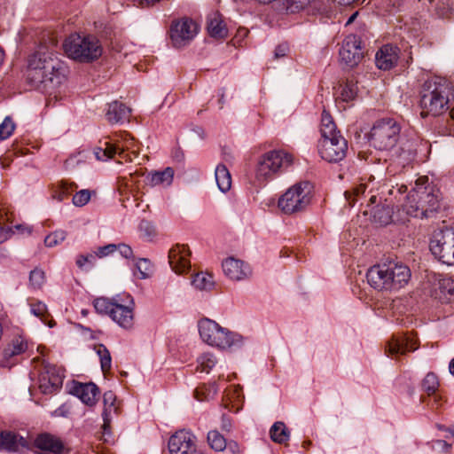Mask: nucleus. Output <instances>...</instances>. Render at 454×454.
<instances>
[{
	"label": "nucleus",
	"instance_id": "c756f323",
	"mask_svg": "<svg viewBox=\"0 0 454 454\" xmlns=\"http://www.w3.org/2000/svg\"><path fill=\"white\" fill-rule=\"evenodd\" d=\"M270 435L273 442L282 444L289 440L290 432L283 422L278 421L270 427Z\"/></svg>",
	"mask_w": 454,
	"mask_h": 454
},
{
	"label": "nucleus",
	"instance_id": "c9c22d12",
	"mask_svg": "<svg viewBox=\"0 0 454 454\" xmlns=\"http://www.w3.org/2000/svg\"><path fill=\"white\" fill-rule=\"evenodd\" d=\"M96 353L100 360L101 370L104 373L108 372L112 367V357L109 350L103 344L96 347Z\"/></svg>",
	"mask_w": 454,
	"mask_h": 454
},
{
	"label": "nucleus",
	"instance_id": "412c9836",
	"mask_svg": "<svg viewBox=\"0 0 454 454\" xmlns=\"http://www.w3.org/2000/svg\"><path fill=\"white\" fill-rule=\"evenodd\" d=\"M418 348L417 340L411 335H394L387 341L385 351L390 356L404 355Z\"/></svg>",
	"mask_w": 454,
	"mask_h": 454
},
{
	"label": "nucleus",
	"instance_id": "4d7b16f0",
	"mask_svg": "<svg viewBox=\"0 0 454 454\" xmlns=\"http://www.w3.org/2000/svg\"><path fill=\"white\" fill-rule=\"evenodd\" d=\"M289 50V47L286 43L279 44L276 47L274 51L275 59H279L286 55L287 51Z\"/></svg>",
	"mask_w": 454,
	"mask_h": 454
},
{
	"label": "nucleus",
	"instance_id": "864d4df0",
	"mask_svg": "<svg viewBox=\"0 0 454 454\" xmlns=\"http://www.w3.org/2000/svg\"><path fill=\"white\" fill-rule=\"evenodd\" d=\"M96 261L95 254H80L76 258V265L79 268H83L86 263L93 265Z\"/></svg>",
	"mask_w": 454,
	"mask_h": 454
},
{
	"label": "nucleus",
	"instance_id": "1a4fd4ad",
	"mask_svg": "<svg viewBox=\"0 0 454 454\" xmlns=\"http://www.w3.org/2000/svg\"><path fill=\"white\" fill-rule=\"evenodd\" d=\"M96 311L102 315H108L113 321L124 329H130L134 324V302L123 305L115 299L99 297L93 302Z\"/></svg>",
	"mask_w": 454,
	"mask_h": 454
},
{
	"label": "nucleus",
	"instance_id": "79ce46f5",
	"mask_svg": "<svg viewBox=\"0 0 454 454\" xmlns=\"http://www.w3.org/2000/svg\"><path fill=\"white\" fill-rule=\"evenodd\" d=\"M45 282L44 271L35 268L30 271L29 285L33 289H40Z\"/></svg>",
	"mask_w": 454,
	"mask_h": 454
},
{
	"label": "nucleus",
	"instance_id": "423d86ee",
	"mask_svg": "<svg viewBox=\"0 0 454 454\" xmlns=\"http://www.w3.org/2000/svg\"><path fill=\"white\" fill-rule=\"evenodd\" d=\"M293 154L284 150H272L258 157L254 168V178L264 184L286 171L293 164Z\"/></svg>",
	"mask_w": 454,
	"mask_h": 454
},
{
	"label": "nucleus",
	"instance_id": "b1692460",
	"mask_svg": "<svg viewBox=\"0 0 454 454\" xmlns=\"http://www.w3.org/2000/svg\"><path fill=\"white\" fill-rule=\"evenodd\" d=\"M27 447L28 441L23 436L11 431L0 432V450L16 452Z\"/></svg>",
	"mask_w": 454,
	"mask_h": 454
},
{
	"label": "nucleus",
	"instance_id": "680f3d73",
	"mask_svg": "<svg viewBox=\"0 0 454 454\" xmlns=\"http://www.w3.org/2000/svg\"><path fill=\"white\" fill-rule=\"evenodd\" d=\"M434 447L447 450L450 448V444L447 443V442L444 440H438L434 442Z\"/></svg>",
	"mask_w": 454,
	"mask_h": 454
},
{
	"label": "nucleus",
	"instance_id": "473e14b6",
	"mask_svg": "<svg viewBox=\"0 0 454 454\" xmlns=\"http://www.w3.org/2000/svg\"><path fill=\"white\" fill-rule=\"evenodd\" d=\"M134 276L138 279L149 278L153 273V267L151 262L145 258H140L136 262Z\"/></svg>",
	"mask_w": 454,
	"mask_h": 454
},
{
	"label": "nucleus",
	"instance_id": "338daca9",
	"mask_svg": "<svg viewBox=\"0 0 454 454\" xmlns=\"http://www.w3.org/2000/svg\"><path fill=\"white\" fill-rule=\"evenodd\" d=\"M449 371L450 373L454 376V357L450 360L449 364Z\"/></svg>",
	"mask_w": 454,
	"mask_h": 454
},
{
	"label": "nucleus",
	"instance_id": "c03bdc74",
	"mask_svg": "<svg viewBox=\"0 0 454 454\" xmlns=\"http://www.w3.org/2000/svg\"><path fill=\"white\" fill-rule=\"evenodd\" d=\"M67 233L65 231L59 230L56 231L44 239V243L48 247H53L61 242H63L66 239Z\"/></svg>",
	"mask_w": 454,
	"mask_h": 454
},
{
	"label": "nucleus",
	"instance_id": "052dcab7",
	"mask_svg": "<svg viewBox=\"0 0 454 454\" xmlns=\"http://www.w3.org/2000/svg\"><path fill=\"white\" fill-rule=\"evenodd\" d=\"M10 221L9 210L5 207H0V225Z\"/></svg>",
	"mask_w": 454,
	"mask_h": 454
},
{
	"label": "nucleus",
	"instance_id": "13d9d810",
	"mask_svg": "<svg viewBox=\"0 0 454 454\" xmlns=\"http://www.w3.org/2000/svg\"><path fill=\"white\" fill-rule=\"evenodd\" d=\"M70 414V409L67 404H62L53 411L55 417H67Z\"/></svg>",
	"mask_w": 454,
	"mask_h": 454
},
{
	"label": "nucleus",
	"instance_id": "393cba45",
	"mask_svg": "<svg viewBox=\"0 0 454 454\" xmlns=\"http://www.w3.org/2000/svg\"><path fill=\"white\" fill-rule=\"evenodd\" d=\"M398 48L390 44L382 46L376 53V66L382 70H389L397 63Z\"/></svg>",
	"mask_w": 454,
	"mask_h": 454
},
{
	"label": "nucleus",
	"instance_id": "f03ea898",
	"mask_svg": "<svg viewBox=\"0 0 454 454\" xmlns=\"http://www.w3.org/2000/svg\"><path fill=\"white\" fill-rule=\"evenodd\" d=\"M402 207L408 215L412 217H432L441 207L440 191L434 184L429 183L427 176H420L406 196Z\"/></svg>",
	"mask_w": 454,
	"mask_h": 454
},
{
	"label": "nucleus",
	"instance_id": "4c0bfd02",
	"mask_svg": "<svg viewBox=\"0 0 454 454\" xmlns=\"http://www.w3.org/2000/svg\"><path fill=\"white\" fill-rule=\"evenodd\" d=\"M357 94L356 84L353 82H347L340 86V99L343 102H349L355 99Z\"/></svg>",
	"mask_w": 454,
	"mask_h": 454
},
{
	"label": "nucleus",
	"instance_id": "2f4dec72",
	"mask_svg": "<svg viewBox=\"0 0 454 454\" xmlns=\"http://www.w3.org/2000/svg\"><path fill=\"white\" fill-rule=\"evenodd\" d=\"M192 285L198 290L210 291L215 286V281L211 274L200 272L192 278Z\"/></svg>",
	"mask_w": 454,
	"mask_h": 454
},
{
	"label": "nucleus",
	"instance_id": "4be33fe9",
	"mask_svg": "<svg viewBox=\"0 0 454 454\" xmlns=\"http://www.w3.org/2000/svg\"><path fill=\"white\" fill-rule=\"evenodd\" d=\"M222 266L224 274L231 280H244L248 278L252 274L251 268L248 264L232 257L223 261Z\"/></svg>",
	"mask_w": 454,
	"mask_h": 454
},
{
	"label": "nucleus",
	"instance_id": "f3484780",
	"mask_svg": "<svg viewBox=\"0 0 454 454\" xmlns=\"http://www.w3.org/2000/svg\"><path fill=\"white\" fill-rule=\"evenodd\" d=\"M340 60L349 67H356L363 58L360 38L356 35H348L340 50Z\"/></svg>",
	"mask_w": 454,
	"mask_h": 454
},
{
	"label": "nucleus",
	"instance_id": "9d476101",
	"mask_svg": "<svg viewBox=\"0 0 454 454\" xmlns=\"http://www.w3.org/2000/svg\"><path fill=\"white\" fill-rule=\"evenodd\" d=\"M312 185L309 182H300L291 186L278 199L279 209L287 215L303 211L310 203Z\"/></svg>",
	"mask_w": 454,
	"mask_h": 454
},
{
	"label": "nucleus",
	"instance_id": "bb28decb",
	"mask_svg": "<svg viewBox=\"0 0 454 454\" xmlns=\"http://www.w3.org/2000/svg\"><path fill=\"white\" fill-rule=\"evenodd\" d=\"M207 31L210 36L222 39L227 36L228 29L218 12H213L207 17Z\"/></svg>",
	"mask_w": 454,
	"mask_h": 454
},
{
	"label": "nucleus",
	"instance_id": "3c124183",
	"mask_svg": "<svg viewBox=\"0 0 454 454\" xmlns=\"http://www.w3.org/2000/svg\"><path fill=\"white\" fill-rule=\"evenodd\" d=\"M115 399H116L115 395L112 391H107L104 394L103 402H104V405H105V411H104L105 416H106L108 412L110 413L112 409L115 410V408L114 407Z\"/></svg>",
	"mask_w": 454,
	"mask_h": 454
},
{
	"label": "nucleus",
	"instance_id": "dca6fc26",
	"mask_svg": "<svg viewBox=\"0 0 454 454\" xmlns=\"http://www.w3.org/2000/svg\"><path fill=\"white\" fill-rule=\"evenodd\" d=\"M170 454H198L201 450L196 446V437L190 431L180 430L168 441Z\"/></svg>",
	"mask_w": 454,
	"mask_h": 454
},
{
	"label": "nucleus",
	"instance_id": "774afa93",
	"mask_svg": "<svg viewBox=\"0 0 454 454\" xmlns=\"http://www.w3.org/2000/svg\"><path fill=\"white\" fill-rule=\"evenodd\" d=\"M356 16H357V12L353 13V14L348 18V21H347L346 25H349V24H351V23L355 20V19L356 18Z\"/></svg>",
	"mask_w": 454,
	"mask_h": 454
},
{
	"label": "nucleus",
	"instance_id": "4468645a",
	"mask_svg": "<svg viewBox=\"0 0 454 454\" xmlns=\"http://www.w3.org/2000/svg\"><path fill=\"white\" fill-rule=\"evenodd\" d=\"M64 371L51 364H43L38 375V387L44 395L59 391L63 384Z\"/></svg>",
	"mask_w": 454,
	"mask_h": 454
},
{
	"label": "nucleus",
	"instance_id": "c85d7f7f",
	"mask_svg": "<svg viewBox=\"0 0 454 454\" xmlns=\"http://www.w3.org/2000/svg\"><path fill=\"white\" fill-rule=\"evenodd\" d=\"M215 176L217 186L221 192H226L231 189V176L225 165H217L215 172Z\"/></svg>",
	"mask_w": 454,
	"mask_h": 454
},
{
	"label": "nucleus",
	"instance_id": "0eeeda50",
	"mask_svg": "<svg viewBox=\"0 0 454 454\" xmlns=\"http://www.w3.org/2000/svg\"><path fill=\"white\" fill-rule=\"evenodd\" d=\"M63 48L69 58L82 62L92 61L102 54L101 44L93 35H71L65 40Z\"/></svg>",
	"mask_w": 454,
	"mask_h": 454
},
{
	"label": "nucleus",
	"instance_id": "2eb2a0df",
	"mask_svg": "<svg viewBox=\"0 0 454 454\" xmlns=\"http://www.w3.org/2000/svg\"><path fill=\"white\" fill-rule=\"evenodd\" d=\"M130 135L126 131H121L113 135L111 142H106L104 148H97L95 156L98 160H107L118 155L120 159L126 161H132L133 158L129 153H123V147L126 145V139Z\"/></svg>",
	"mask_w": 454,
	"mask_h": 454
},
{
	"label": "nucleus",
	"instance_id": "ddd939ff",
	"mask_svg": "<svg viewBox=\"0 0 454 454\" xmlns=\"http://www.w3.org/2000/svg\"><path fill=\"white\" fill-rule=\"evenodd\" d=\"M27 449L35 454H69L68 444L59 435L42 432L37 434L28 442Z\"/></svg>",
	"mask_w": 454,
	"mask_h": 454
},
{
	"label": "nucleus",
	"instance_id": "37998d69",
	"mask_svg": "<svg viewBox=\"0 0 454 454\" xmlns=\"http://www.w3.org/2000/svg\"><path fill=\"white\" fill-rule=\"evenodd\" d=\"M198 364L202 372H208L216 364V358L212 353H204L198 358Z\"/></svg>",
	"mask_w": 454,
	"mask_h": 454
},
{
	"label": "nucleus",
	"instance_id": "6e6552de",
	"mask_svg": "<svg viewBox=\"0 0 454 454\" xmlns=\"http://www.w3.org/2000/svg\"><path fill=\"white\" fill-rule=\"evenodd\" d=\"M400 131L401 127L395 120H378L370 130L369 143L376 150L390 152L395 149L399 140Z\"/></svg>",
	"mask_w": 454,
	"mask_h": 454
},
{
	"label": "nucleus",
	"instance_id": "e433bc0d",
	"mask_svg": "<svg viewBox=\"0 0 454 454\" xmlns=\"http://www.w3.org/2000/svg\"><path fill=\"white\" fill-rule=\"evenodd\" d=\"M207 442L215 451H222L225 450L227 446L225 438L216 430H212L207 433Z\"/></svg>",
	"mask_w": 454,
	"mask_h": 454
},
{
	"label": "nucleus",
	"instance_id": "49530a36",
	"mask_svg": "<svg viewBox=\"0 0 454 454\" xmlns=\"http://www.w3.org/2000/svg\"><path fill=\"white\" fill-rule=\"evenodd\" d=\"M91 197L90 190L83 189L77 192L73 197V204L76 207H82L86 205Z\"/></svg>",
	"mask_w": 454,
	"mask_h": 454
},
{
	"label": "nucleus",
	"instance_id": "603ef678",
	"mask_svg": "<svg viewBox=\"0 0 454 454\" xmlns=\"http://www.w3.org/2000/svg\"><path fill=\"white\" fill-rule=\"evenodd\" d=\"M138 142L134 137H129L126 139V145L123 147L124 153H129L131 157L137 156Z\"/></svg>",
	"mask_w": 454,
	"mask_h": 454
},
{
	"label": "nucleus",
	"instance_id": "09e8293b",
	"mask_svg": "<svg viewBox=\"0 0 454 454\" xmlns=\"http://www.w3.org/2000/svg\"><path fill=\"white\" fill-rule=\"evenodd\" d=\"M138 230H139L140 234L147 239H151L156 234L155 228L153 226V224L152 223H150L149 221H145V220L141 221L139 223Z\"/></svg>",
	"mask_w": 454,
	"mask_h": 454
},
{
	"label": "nucleus",
	"instance_id": "f257e3e1",
	"mask_svg": "<svg viewBox=\"0 0 454 454\" xmlns=\"http://www.w3.org/2000/svg\"><path fill=\"white\" fill-rule=\"evenodd\" d=\"M27 82L36 89H43L50 94L66 81L65 68L51 53L38 51L28 59Z\"/></svg>",
	"mask_w": 454,
	"mask_h": 454
},
{
	"label": "nucleus",
	"instance_id": "f704fd0d",
	"mask_svg": "<svg viewBox=\"0 0 454 454\" xmlns=\"http://www.w3.org/2000/svg\"><path fill=\"white\" fill-rule=\"evenodd\" d=\"M27 348V343L22 337H17L4 348V356L6 358H11L25 352Z\"/></svg>",
	"mask_w": 454,
	"mask_h": 454
},
{
	"label": "nucleus",
	"instance_id": "7ed1b4c3",
	"mask_svg": "<svg viewBox=\"0 0 454 454\" xmlns=\"http://www.w3.org/2000/svg\"><path fill=\"white\" fill-rule=\"evenodd\" d=\"M452 90L450 82L444 77L434 76L427 79L420 91V115L424 118L444 114L449 109Z\"/></svg>",
	"mask_w": 454,
	"mask_h": 454
},
{
	"label": "nucleus",
	"instance_id": "f8f14e48",
	"mask_svg": "<svg viewBox=\"0 0 454 454\" xmlns=\"http://www.w3.org/2000/svg\"><path fill=\"white\" fill-rule=\"evenodd\" d=\"M200 26L191 18L174 20L169 27L168 35L174 48L181 49L189 45L197 36Z\"/></svg>",
	"mask_w": 454,
	"mask_h": 454
},
{
	"label": "nucleus",
	"instance_id": "6ab92c4d",
	"mask_svg": "<svg viewBox=\"0 0 454 454\" xmlns=\"http://www.w3.org/2000/svg\"><path fill=\"white\" fill-rule=\"evenodd\" d=\"M388 278H390L392 292L404 287L410 281L411 273L410 268L399 262L390 261L385 262Z\"/></svg>",
	"mask_w": 454,
	"mask_h": 454
},
{
	"label": "nucleus",
	"instance_id": "8fccbe9b",
	"mask_svg": "<svg viewBox=\"0 0 454 454\" xmlns=\"http://www.w3.org/2000/svg\"><path fill=\"white\" fill-rule=\"evenodd\" d=\"M286 9L291 12H296L308 6L311 0H286Z\"/></svg>",
	"mask_w": 454,
	"mask_h": 454
},
{
	"label": "nucleus",
	"instance_id": "7c9ffc66",
	"mask_svg": "<svg viewBox=\"0 0 454 454\" xmlns=\"http://www.w3.org/2000/svg\"><path fill=\"white\" fill-rule=\"evenodd\" d=\"M438 387L439 382L436 375L433 372L427 373L422 381V388L427 393L429 396L433 395V399L436 404V407L439 406L438 402L441 399V397L435 394Z\"/></svg>",
	"mask_w": 454,
	"mask_h": 454
},
{
	"label": "nucleus",
	"instance_id": "a18cd8bd",
	"mask_svg": "<svg viewBox=\"0 0 454 454\" xmlns=\"http://www.w3.org/2000/svg\"><path fill=\"white\" fill-rule=\"evenodd\" d=\"M15 124L10 117H5L0 124V140L8 138L14 131Z\"/></svg>",
	"mask_w": 454,
	"mask_h": 454
},
{
	"label": "nucleus",
	"instance_id": "a878e982",
	"mask_svg": "<svg viewBox=\"0 0 454 454\" xmlns=\"http://www.w3.org/2000/svg\"><path fill=\"white\" fill-rule=\"evenodd\" d=\"M130 109L124 104L114 101L108 105L106 114V120L110 123L122 122L129 119Z\"/></svg>",
	"mask_w": 454,
	"mask_h": 454
},
{
	"label": "nucleus",
	"instance_id": "de8ad7c7",
	"mask_svg": "<svg viewBox=\"0 0 454 454\" xmlns=\"http://www.w3.org/2000/svg\"><path fill=\"white\" fill-rule=\"evenodd\" d=\"M30 307L31 313L35 317L41 318V320L46 324L45 317L48 314L47 306L42 301H37L35 303H32Z\"/></svg>",
	"mask_w": 454,
	"mask_h": 454
},
{
	"label": "nucleus",
	"instance_id": "bf43d9fd",
	"mask_svg": "<svg viewBox=\"0 0 454 454\" xmlns=\"http://www.w3.org/2000/svg\"><path fill=\"white\" fill-rule=\"evenodd\" d=\"M225 449H227V450L232 454H240L241 453V449H240L239 445L238 444V442H236L234 441L229 442L227 443V446Z\"/></svg>",
	"mask_w": 454,
	"mask_h": 454
},
{
	"label": "nucleus",
	"instance_id": "a211bd4d",
	"mask_svg": "<svg viewBox=\"0 0 454 454\" xmlns=\"http://www.w3.org/2000/svg\"><path fill=\"white\" fill-rule=\"evenodd\" d=\"M191 251L185 245H176L168 252V263L174 272L182 275L191 269Z\"/></svg>",
	"mask_w": 454,
	"mask_h": 454
},
{
	"label": "nucleus",
	"instance_id": "58836bf2",
	"mask_svg": "<svg viewBox=\"0 0 454 454\" xmlns=\"http://www.w3.org/2000/svg\"><path fill=\"white\" fill-rule=\"evenodd\" d=\"M439 290L446 300L454 299V279L449 278L441 279L439 281Z\"/></svg>",
	"mask_w": 454,
	"mask_h": 454
},
{
	"label": "nucleus",
	"instance_id": "20e7f679",
	"mask_svg": "<svg viewBox=\"0 0 454 454\" xmlns=\"http://www.w3.org/2000/svg\"><path fill=\"white\" fill-rule=\"evenodd\" d=\"M320 134L317 148L321 158L331 163L342 160L348 152V142L325 110L322 113Z\"/></svg>",
	"mask_w": 454,
	"mask_h": 454
},
{
	"label": "nucleus",
	"instance_id": "39448f33",
	"mask_svg": "<svg viewBox=\"0 0 454 454\" xmlns=\"http://www.w3.org/2000/svg\"><path fill=\"white\" fill-rule=\"evenodd\" d=\"M198 330L201 340L206 344L222 351L239 348L243 342L239 333L221 326L217 322L207 317L198 322Z\"/></svg>",
	"mask_w": 454,
	"mask_h": 454
},
{
	"label": "nucleus",
	"instance_id": "ea45409f",
	"mask_svg": "<svg viewBox=\"0 0 454 454\" xmlns=\"http://www.w3.org/2000/svg\"><path fill=\"white\" fill-rule=\"evenodd\" d=\"M395 155L396 156L398 160V163L404 166L405 164H408L415 155V150L411 148L410 145L408 148H404L403 146L400 147L399 149L395 150Z\"/></svg>",
	"mask_w": 454,
	"mask_h": 454
},
{
	"label": "nucleus",
	"instance_id": "6e6d98bb",
	"mask_svg": "<svg viewBox=\"0 0 454 454\" xmlns=\"http://www.w3.org/2000/svg\"><path fill=\"white\" fill-rule=\"evenodd\" d=\"M117 250L119 251L121 255L123 256L126 259H129V258H131L133 256V250L127 244H119L117 246Z\"/></svg>",
	"mask_w": 454,
	"mask_h": 454
},
{
	"label": "nucleus",
	"instance_id": "5fc2aeb1",
	"mask_svg": "<svg viewBox=\"0 0 454 454\" xmlns=\"http://www.w3.org/2000/svg\"><path fill=\"white\" fill-rule=\"evenodd\" d=\"M117 251V245L108 244L104 247H100L95 252L96 257L103 258Z\"/></svg>",
	"mask_w": 454,
	"mask_h": 454
},
{
	"label": "nucleus",
	"instance_id": "aec40b11",
	"mask_svg": "<svg viewBox=\"0 0 454 454\" xmlns=\"http://www.w3.org/2000/svg\"><path fill=\"white\" fill-rule=\"evenodd\" d=\"M366 278L368 284L375 290L380 292H392L390 281L385 263L377 264L371 267L367 273Z\"/></svg>",
	"mask_w": 454,
	"mask_h": 454
},
{
	"label": "nucleus",
	"instance_id": "a19ab883",
	"mask_svg": "<svg viewBox=\"0 0 454 454\" xmlns=\"http://www.w3.org/2000/svg\"><path fill=\"white\" fill-rule=\"evenodd\" d=\"M435 4L436 14L441 18L448 17L452 10L453 0H430Z\"/></svg>",
	"mask_w": 454,
	"mask_h": 454
},
{
	"label": "nucleus",
	"instance_id": "9b49d317",
	"mask_svg": "<svg viewBox=\"0 0 454 454\" xmlns=\"http://www.w3.org/2000/svg\"><path fill=\"white\" fill-rule=\"evenodd\" d=\"M430 250L443 263L454 265V228L445 227L434 231Z\"/></svg>",
	"mask_w": 454,
	"mask_h": 454
},
{
	"label": "nucleus",
	"instance_id": "69168bd1",
	"mask_svg": "<svg viewBox=\"0 0 454 454\" xmlns=\"http://www.w3.org/2000/svg\"><path fill=\"white\" fill-rule=\"evenodd\" d=\"M203 389H204V387H200V388H197V389L195 390V397H196V399H197V400H199V401H203L204 399H207V395H205V396H200V393H202Z\"/></svg>",
	"mask_w": 454,
	"mask_h": 454
},
{
	"label": "nucleus",
	"instance_id": "cd10ccee",
	"mask_svg": "<svg viewBox=\"0 0 454 454\" xmlns=\"http://www.w3.org/2000/svg\"><path fill=\"white\" fill-rule=\"evenodd\" d=\"M174 177V169L166 168L161 171H153L148 175L149 183L153 186L162 185L168 186L172 184Z\"/></svg>",
	"mask_w": 454,
	"mask_h": 454
},
{
	"label": "nucleus",
	"instance_id": "72a5a7b5",
	"mask_svg": "<svg viewBox=\"0 0 454 454\" xmlns=\"http://www.w3.org/2000/svg\"><path fill=\"white\" fill-rule=\"evenodd\" d=\"M74 188H76V185L73 184H69L66 181H61L51 186V196L57 201H62L67 197Z\"/></svg>",
	"mask_w": 454,
	"mask_h": 454
},
{
	"label": "nucleus",
	"instance_id": "e2e57ef3",
	"mask_svg": "<svg viewBox=\"0 0 454 454\" xmlns=\"http://www.w3.org/2000/svg\"><path fill=\"white\" fill-rule=\"evenodd\" d=\"M367 185L361 184L359 186L354 189V193L356 196H359L360 194H364L366 191Z\"/></svg>",
	"mask_w": 454,
	"mask_h": 454
},
{
	"label": "nucleus",
	"instance_id": "5701e85b",
	"mask_svg": "<svg viewBox=\"0 0 454 454\" xmlns=\"http://www.w3.org/2000/svg\"><path fill=\"white\" fill-rule=\"evenodd\" d=\"M71 393L77 396L86 405L93 406L98 401L99 390L97 385L92 382H75L72 387Z\"/></svg>",
	"mask_w": 454,
	"mask_h": 454
},
{
	"label": "nucleus",
	"instance_id": "0e129e2a",
	"mask_svg": "<svg viewBox=\"0 0 454 454\" xmlns=\"http://www.w3.org/2000/svg\"><path fill=\"white\" fill-rule=\"evenodd\" d=\"M10 231L0 227V244L6 240L9 237Z\"/></svg>",
	"mask_w": 454,
	"mask_h": 454
}]
</instances>
